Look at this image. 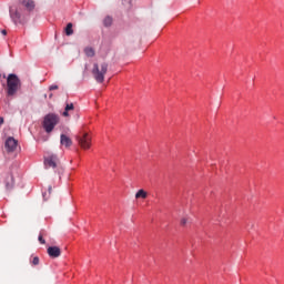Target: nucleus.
Here are the masks:
<instances>
[{"label":"nucleus","instance_id":"obj_16","mask_svg":"<svg viewBox=\"0 0 284 284\" xmlns=\"http://www.w3.org/2000/svg\"><path fill=\"white\" fill-rule=\"evenodd\" d=\"M84 54H87V57H94V49H92L91 47H87L84 49Z\"/></svg>","mask_w":284,"mask_h":284},{"label":"nucleus","instance_id":"obj_21","mask_svg":"<svg viewBox=\"0 0 284 284\" xmlns=\"http://www.w3.org/2000/svg\"><path fill=\"white\" fill-rule=\"evenodd\" d=\"M1 34H3V36L6 37V34H8V31L2 30V31H1Z\"/></svg>","mask_w":284,"mask_h":284},{"label":"nucleus","instance_id":"obj_18","mask_svg":"<svg viewBox=\"0 0 284 284\" xmlns=\"http://www.w3.org/2000/svg\"><path fill=\"white\" fill-rule=\"evenodd\" d=\"M31 263L32 265H39V256H34Z\"/></svg>","mask_w":284,"mask_h":284},{"label":"nucleus","instance_id":"obj_10","mask_svg":"<svg viewBox=\"0 0 284 284\" xmlns=\"http://www.w3.org/2000/svg\"><path fill=\"white\" fill-rule=\"evenodd\" d=\"M10 17L14 23H19V21H21V13H19V11L10 10Z\"/></svg>","mask_w":284,"mask_h":284},{"label":"nucleus","instance_id":"obj_12","mask_svg":"<svg viewBox=\"0 0 284 284\" xmlns=\"http://www.w3.org/2000/svg\"><path fill=\"white\" fill-rule=\"evenodd\" d=\"M22 4L27 8V10L32 11L34 8V1L33 0H23Z\"/></svg>","mask_w":284,"mask_h":284},{"label":"nucleus","instance_id":"obj_24","mask_svg":"<svg viewBox=\"0 0 284 284\" xmlns=\"http://www.w3.org/2000/svg\"><path fill=\"white\" fill-rule=\"evenodd\" d=\"M50 99H52V93L49 95Z\"/></svg>","mask_w":284,"mask_h":284},{"label":"nucleus","instance_id":"obj_11","mask_svg":"<svg viewBox=\"0 0 284 284\" xmlns=\"http://www.w3.org/2000/svg\"><path fill=\"white\" fill-rule=\"evenodd\" d=\"M74 110L73 103H67L64 108V112L62 113V116H70V111Z\"/></svg>","mask_w":284,"mask_h":284},{"label":"nucleus","instance_id":"obj_6","mask_svg":"<svg viewBox=\"0 0 284 284\" xmlns=\"http://www.w3.org/2000/svg\"><path fill=\"white\" fill-rule=\"evenodd\" d=\"M18 142L14 138H8L4 148L7 152H14L17 150Z\"/></svg>","mask_w":284,"mask_h":284},{"label":"nucleus","instance_id":"obj_3","mask_svg":"<svg viewBox=\"0 0 284 284\" xmlns=\"http://www.w3.org/2000/svg\"><path fill=\"white\" fill-rule=\"evenodd\" d=\"M57 125H59V115H57L54 113H49L44 116L43 122H42V128H43L44 132L50 134V132H52V130H54V128H57Z\"/></svg>","mask_w":284,"mask_h":284},{"label":"nucleus","instance_id":"obj_13","mask_svg":"<svg viewBox=\"0 0 284 284\" xmlns=\"http://www.w3.org/2000/svg\"><path fill=\"white\" fill-rule=\"evenodd\" d=\"M135 199H148V193L145 192V190L140 189V190L135 193Z\"/></svg>","mask_w":284,"mask_h":284},{"label":"nucleus","instance_id":"obj_14","mask_svg":"<svg viewBox=\"0 0 284 284\" xmlns=\"http://www.w3.org/2000/svg\"><path fill=\"white\" fill-rule=\"evenodd\" d=\"M112 22H113V19L112 17L110 16H106L104 19H103V26L105 28H110V26H112Z\"/></svg>","mask_w":284,"mask_h":284},{"label":"nucleus","instance_id":"obj_17","mask_svg":"<svg viewBox=\"0 0 284 284\" xmlns=\"http://www.w3.org/2000/svg\"><path fill=\"white\" fill-rule=\"evenodd\" d=\"M187 223H190V217L189 216L181 217L180 225L182 227H185L187 225Z\"/></svg>","mask_w":284,"mask_h":284},{"label":"nucleus","instance_id":"obj_22","mask_svg":"<svg viewBox=\"0 0 284 284\" xmlns=\"http://www.w3.org/2000/svg\"><path fill=\"white\" fill-rule=\"evenodd\" d=\"M49 194H52V186H49Z\"/></svg>","mask_w":284,"mask_h":284},{"label":"nucleus","instance_id":"obj_5","mask_svg":"<svg viewBox=\"0 0 284 284\" xmlns=\"http://www.w3.org/2000/svg\"><path fill=\"white\" fill-rule=\"evenodd\" d=\"M59 165V156L54 153H49L47 156H44V168L48 170L49 168H52V170L57 169Z\"/></svg>","mask_w":284,"mask_h":284},{"label":"nucleus","instance_id":"obj_8","mask_svg":"<svg viewBox=\"0 0 284 284\" xmlns=\"http://www.w3.org/2000/svg\"><path fill=\"white\" fill-rule=\"evenodd\" d=\"M60 143L61 145H64V148H70L72 146V139L65 134L60 135Z\"/></svg>","mask_w":284,"mask_h":284},{"label":"nucleus","instance_id":"obj_15","mask_svg":"<svg viewBox=\"0 0 284 284\" xmlns=\"http://www.w3.org/2000/svg\"><path fill=\"white\" fill-rule=\"evenodd\" d=\"M65 34L67 37H72V34H74V30H72V23L69 22L65 27Z\"/></svg>","mask_w":284,"mask_h":284},{"label":"nucleus","instance_id":"obj_19","mask_svg":"<svg viewBox=\"0 0 284 284\" xmlns=\"http://www.w3.org/2000/svg\"><path fill=\"white\" fill-rule=\"evenodd\" d=\"M38 241L41 243V245H45V240L43 239V235H39Z\"/></svg>","mask_w":284,"mask_h":284},{"label":"nucleus","instance_id":"obj_20","mask_svg":"<svg viewBox=\"0 0 284 284\" xmlns=\"http://www.w3.org/2000/svg\"><path fill=\"white\" fill-rule=\"evenodd\" d=\"M49 90H59V85H57V84H52L50 88H49Z\"/></svg>","mask_w":284,"mask_h":284},{"label":"nucleus","instance_id":"obj_1","mask_svg":"<svg viewBox=\"0 0 284 284\" xmlns=\"http://www.w3.org/2000/svg\"><path fill=\"white\" fill-rule=\"evenodd\" d=\"M21 88V80L14 73H10L7 78V94L8 97H14Z\"/></svg>","mask_w":284,"mask_h":284},{"label":"nucleus","instance_id":"obj_7","mask_svg":"<svg viewBox=\"0 0 284 284\" xmlns=\"http://www.w3.org/2000/svg\"><path fill=\"white\" fill-rule=\"evenodd\" d=\"M47 252L51 258H59L61 256V248L59 246H50Z\"/></svg>","mask_w":284,"mask_h":284},{"label":"nucleus","instance_id":"obj_9","mask_svg":"<svg viewBox=\"0 0 284 284\" xmlns=\"http://www.w3.org/2000/svg\"><path fill=\"white\" fill-rule=\"evenodd\" d=\"M4 183L7 190H12V187H14V176H12V174H8Z\"/></svg>","mask_w":284,"mask_h":284},{"label":"nucleus","instance_id":"obj_2","mask_svg":"<svg viewBox=\"0 0 284 284\" xmlns=\"http://www.w3.org/2000/svg\"><path fill=\"white\" fill-rule=\"evenodd\" d=\"M92 74L97 83H103V81H105V74H108V63L93 64Z\"/></svg>","mask_w":284,"mask_h":284},{"label":"nucleus","instance_id":"obj_4","mask_svg":"<svg viewBox=\"0 0 284 284\" xmlns=\"http://www.w3.org/2000/svg\"><path fill=\"white\" fill-rule=\"evenodd\" d=\"M77 141L82 150H90L92 145V136L89 133L80 132L77 135Z\"/></svg>","mask_w":284,"mask_h":284},{"label":"nucleus","instance_id":"obj_23","mask_svg":"<svg viewBox=\"0 0 284 284\" xmlns=\"http://www.w3.org/2000/svg\"><path fill=\"white\" fill-rule=\"evenodd\" d=\"M3 123V118H0V125Z\"/></svg>","mask_w":284,"mask_h":284}]
</instances>
